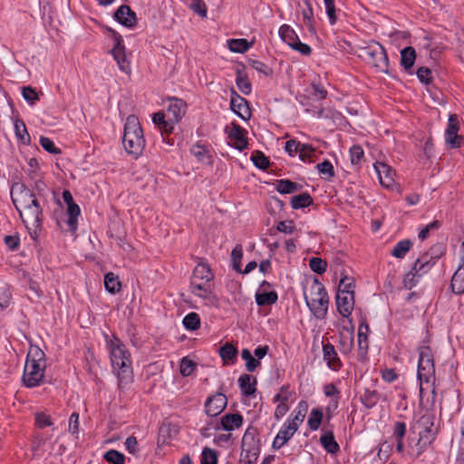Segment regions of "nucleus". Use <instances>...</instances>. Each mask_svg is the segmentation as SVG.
Instances as JSON below:
<instances>
[{"instance_id":"obj_1","label":"nucleus","mask_w":464,"mask_h":464,"mask_svg":"<svg viewBox=\"0 0 464 464\" xmlns=\"http://www.w3.org/2000/svg\"><path fill=\"white\" fill-rule=\"evenodd\" d=\"M37 195L23 184L13 186L11 198L15 208L20 214L24 224L28 229L34 232L42 226L44 214L38 197H41L45 188L42 181L35 182Z\"/></svg>"},{"instance_id":"obj_2","label":"nucleus","mask_w":464,"mask_h":464,"mask_svg":"<svg viewBox=\"0 0 464 464\" xmlns=\"http://www.w3.org/2000/svg\"><path fill=\"white\" fill-rule=\"evenodd\" d=\"M111 362L117 372L119 387L124 388L132 381V368L130 353L125 345L117 338L109 343Z\"/></svg>"},{"instance_id":"obj_3","label":"nucleus","mask_w":464,"mask_h":464,"mask_svg":"<svg viewBox=\"0 0 464 464\" xmlns=\"http://www.w3.org/2000/svg\"><path fill=\"white\" fill-rule=\"evenodd\" d=\"M45 368L46 360L44 351L36 345H31L24 368L23 383L27 388L41 385L44 381Z\"/></svg>"},{"instance_id":"obj_4","label":"nucleus","mask_w":464,"mask_h":464,"mask_svg":"<svg viewBox=\"0 0 464 464\" xmlns=\"http://www.w3.org/2000/svg\"><path fill=\"white\" fill-rule=\"evenodd\" d=\"M430 252L439 253L435 256L430 253L423 254L414 262L411 271L405 275L403 278V285L406 288L411 289L414 287L420 279L430 271L440 256L443 253L442 246H434L430 248Z\"/></svg>"},{"instance_id":"obj_5","label":"nucleus","mask_w":464,"mask_h":464,"mask_svg":"<svg viewBox=\"0 0 464 464\" xmlns=\"http://www.w3.org/2000/svg\"><path fill=\"white\" fill-rule=\"evenodd\" d=\"M122 143L125 150L134 156H139L145 147L143 131L135 115H130L126 120Z\"/></svg>"},{"instance_id":"obj_6","label":"nucleus","mask_w":464,"mask_h":464,"mask_svg":"<svg viewBox=\"0 0 464 464\" xmlns=\"http://www.w3.org/2000/svg\"><path fill=\"white\" fill-rule=\"evenodd\" d=\"M304 299L310 311L316 318H324L328 310L329 298L324 286L318 279L314 280L310 285L309 293H304Z\"/></svg>"},{"instance_id":"obj_7","label":"nucleus","mask_w":464,"mask_h":464,"mask_svg":"<svg viewBox=\"0 0 464 464\" xmlns=\"http://www.w3.org/2000/svg\"><path fill=\"white\" fill-rule=\"evenodd\" d=\"M359 56L379 72H388V56L384 47L378 42L372 41L360 48Z\"/></svg>"},{"instance_id":"obj_8","label":"nucleus","mask_w":464,"mask_h":464,"mask_svg":"<svg viewBox=\"0 0 464 464\" xmlns=\"http://www.w3.org/2000/svg\"><path fill=\"white\" fill-rule=\"evenodd\" d=\"M418 379L420 381V395L422 396L426 384H432L435 379V367L431 350L429 346L419 348Z\"/></svg>"},{"instance_id":"obj_9","label":"nucleus","mask_w":464,"mask_h":464,"mask_svg":"<svg viewBox=\"0 0 464 464\" xmlns=\"http://www.w3.org/2000/svg\"><path fill=\"white\" fill-rule=\"evenodd\" d=\"M256 436V429L249 427L242 438V456L244 455V458L247 459L249 464L257 459L260 451V443Z\"/></svg>"},{"instance_id":"obj_10","label":"nucleus","mask_w":464,"mask_h":464,"mask_svg":"<svg viewBox=\"0 0 464 464\" xmlns=\"http://www.w3.org/2000/svg\"><path fill=\"white\" fill-rule=\"evenodd\" d=\"M434 416L432 414H424L417 421V428L419 431V438L422 441L430 446L436 440L438 430L434 428Z\"/></svg>"},{"instance_id":"obj_11","label":"nucleus","mask_w":464,"mask_h":464,"mask_svg":"<svg viewBox=\"0 0 464 464\" xmlns=\"http://www.w3.org/2000/svg\"><path fill=\"white\" fill-rule=\"evenodd\" d=\"M109 32L111 33V35L114 39L115 44L112 50L111 51L114 60L116 61L121 71L124 72H130V62L127 60L125 53V46L122 44V37L116 31L112 29H108Z\"/></svg>"},{"instance_id":"obj_12","label":"nucleus","mask_w":464,"mask_h":464,"mask_svg":"<svg viewBox=\"0 0 464 464\" xmlns=\"http://www.w3.org/2000/svg\"><path fill=\"white\" fill-rule=\"evenodd\" d=\"M230 92V109L242 120H248L251 117V111L247 101L238 95L233 88Z\"/></svg>"},{"instance_id":"obj_13","label":"nucleus","mask_w":464,"mask_h":464,"mask_svg":"<svg viewBox=\"0 0 464 464\" xmlns=\"http://www.w3.org/2000/svg\"><path fill=\"white\" fill-rule=\"evenodd\" d=\"M450 288L456 295H464V242L460 247L459 266L451 277Z\"/></svg>"},{"instance_id":"obj_14","label":"nucleus","mask_w":464,"mask_h":464,"mask_svg":"<svg viewBox=\"0 0 464 464\" xmlns=\"http://www.w3.org/2000/svg\"><path fill=\"white\" fill-rule=\"evenodd\" d=\"M374 169L382 186L388 188L393 187L395 184V171L391 166L384 162L377 161L374 163Z\"/></svg>"},{"instance_id":"obj_15","label":"nucleus","mask_w":464,"mask_h":464,"mask_svg":"<svg viewBox=\"0 0 464 464\" xmlns=\"http://www.w3.org/2000/svg\"><path fill=\"white\" fill-rule=\"evenodd\" d=\"M227 404V397L222 393H216L207 400L205 403L206 413L211 417L218 416L225 410Z\"/></svg>"},{"instance_id":"obj_16","label":"nucleus","mask_w":464,"mask_h":464,"mask_svg":"<svg viewBox=\"0 0 464 464\" xmlns=\"http://www.w3.org/2000/svg\"><path fill=\"white\" fill-rule=\"evenodd\" d=\"M459 121L456 114H450L449 117V123L445 133L446 142L451 148H458L460 146L462 137L458 135Z\"/></svg>"},{"instance_id":"obj_17","label":"nucleus","mask_w":464,"mask_h":464,"mask_svg":"<svg viewBox=\"0 0 464 464\" xmlns=\"http://www.w3.org/2000/svg\"><path fill=\"white\" fill-rule=\"evenodd\" d=\"M185 102L177 98L169 99L166 114L172 124L177 123L185 115Z\"/></svg>"},{"instance_id":"obj_18","label":"nucleus","mask_w":464,"mask_h":464,"mask_svg":"<svg viewBox=\"0 0 464 464\" xmlns=\"http://www.w3.org/2000/svg\"><path fill=\"white\" fill-rule=\"evenodd\" d=\"M336 305L338 312L343 317H349L354 306L353 293H349L347 291H344V293H337Z\"/></svg>"},{"instance_id":"obj_19","label":"nucleus","mask_w":464,"mask_h":464,"mask_svg":"<svg viewBox=\"0 0 464 464\" xmlns=\"http://www.w3.org/2000/svg\"><path fill=\"white\" fill-rule=\"evenodd\" d=\"M114 18L122 25L132 28L137 24L136 14L129 5H121L114 14Z\"/></svg>"},{"instance_id":"obj_20","label":"nucleus","mask_w":464,"mask_h":464,"mask_svg":"<svg viewBox=\"0 0 464 464\" xmlns=\"http://www.w3.org/2000/svg\"><path fill=\"white\" fill-rule=\"evenodd\" d=\"M244 133V129L237 124H233L232 128L228 131L230 144L240 151L246 149L247 146V141Z\"/></svg>"},{"instance_id":"obj_21","label":"nucleus","mask_w":464,"mask_h":464,"mask_svg":"<svg viewBox=\"0 0 464 464\" xmlns=\"http://www.w3.org/2000/svg\"><path fill=\"white\" fill-rule=\"evenodd\" d=\"M190 292L197 297H199L204 301V304L208 306H217L218 299L214 294L213 285L201 286L198 289H190Z\"/></svg>"},{"instance_id":"obj_22","label":"nucleus","mask_w":464,"mask_h":464,"mask_svg":"<svg viewBox=\"0 0 464 464\" xmlns=\"http://www.w3.org/2000/svg\"><path fill=\"white\" fill-rule=\"evenodd\" d=\"M323 353L324 360L327 362L329 368H331L334 371H338L341 368V361L333 344L329 343H324Z\"/></svg>"},{"instance_id":"obj_23","label":"nucleus","mask_w":464,"mask_h":464,"mask_svg":"<svg viewBox=\"0 0 464 464\" xmlns=\"http://www.w3.org/2000/svg\"><path fill=\"white\" fill-rule=\"evenodd\" d=\"M297 429L292 426L288 421L284 424L273 441L275 449L282 448L296 432Z\"/></svg>"},{"instance_id":"obj_24","label":"nucleus","mask_w":464,"mask_h":464,"mask_svg":"<svg viewBox=\"0 0 464 464\" xmlns=\"http://www.w3.org/2000/svg\"><path fill=\"white\" fill-rule=\"evenodd\" d=\"M221 427L227 431L238 429L243 424V417L239 413H227L220 420Z\"/></svg>"},{"instance_id":"obj_25","label":"nucleus","mask_w":464,"mask_h":464,"mask_svg":"<svg viewBox=\"0 0 464 464\" xmlns=\"http://www.w3.org/2000/svg\"><path fill=\"white\" fill-rule=\"evenodd\" d=\"M191 280L212 282L214 280V274L210 266L204 262L198 263L193 270Z\"/></svg>"},{"instance_id":"obj_26","label":"nucleus","mask_w":464,"mask_h":464,"mask_svg":"<svg viewBox=\"0 0 464 464\" xmlns=\"http://www.w3.org/2000/svg\"><path fill=\"white\" fill-rule=\"evenodd\" d=\"M256 380L249 374H243L238 379L239 388L245 396H251L256 392Z\"/></svg>"},{"instance_id":"obj_27","label":"nucleus","mask_w":464,"mask_h":464,"mask_svg":"<svg viewBox=\"0 0 464 464\" xmlns=\"http://www.w3.org/2000/svg\"><path fill=\"white\" fill-rule=\"evenodd\" d=\"M320 442L324 449L330 454H335L340 450V447L336 442L332 431H326L320 438Z\"/></svg>"},{"instance_id":"obj_28","label":"nucleus","mask_w":464,"mask_h":464,"mask_svg":"<svg viewBox=\"0 0 464 464\" xmlns=\"http://www.w3.org/2000/svg\"><path fill=\"white\" fill-rule=\"evenodd\" d=\"M415 59L416 52L413 47L408 46L401 51V63L406 71L413 66Z\"/></svg>"},{"instance_id":"obj_29","label":"nucleus","mask_w":464,"mask_h":464,"mask_svg":"<svg viewBox=\"0 0 464 464\" xmlns=\"http://www.w3.org/2000/svg\"><path fill=\"white\" fill-rule=\"evenodd\" d=\"M252 45L246 39H230L227 41V46L233 53H243Z\"/></svg>"},{"instance_id":"obj_30","label":"nucleus","mask_w":464,"mask_h":464,"mask_svg":"<svg viewBox=\"0 0 464 464\" xmlns=\"http://www.w3.org/2000/svg\"><path fill=\"white\" fill-rule=\"evenodd\" d=\"M166 115L164 112L159 111L153 114L152 121L158 125L160 130L164 132H170L173 129V124L169 121V119L166 120Z\"/></svg>"},{"instance_id":"obj_31","label":"nucleus","mask_w":464,"mask_h":464,"mask_svg":"<svg viewBox=\"0 0 464 464\" xmlns=\"http://www.w3.org/2000/svg\"><path fill=\"white\" fill-rule=\"evenodd\" d=\"M105 289L111 293L115 294L121 290V282L113 273H108L104 277Z\"/></svg>"},{"instance_id":"obj_32","label":"nucleus","mask_w":464,"mask_h":464,"mask_svg":"<svg viewBox=\"0 0 464 464\" xmlns=\"http://www.w3.org/2000/svg\"><path fill=\"white\" fill-rule=\"evenodd\" d=\"M300 188V185L289 179H280L276 185V190L281 194H290L299 190Z\"/></svg>"},{"instance_id":"obj_33","label":"nucleus","mask_w":464,"mask_h":464,"mask_svg":"<svg viewBox=\"0 0 464 464\" xmlns=\"http://www.w3.org/2000/svg\"><path fill=\"white\" fill-rule=\"evenodd\" d=\"M412 246V243L409 239L398 242L392 251V255L396 258H403Z\"/></svg>"},{"instance_id":"obj_34","label":"nucleus","mask_w":464,"mask_h":464,"mask_svg":"<svg viewBox=\"0 0 464 464\" xmlns=\"http://www.w3.org/2000/svg\"><path fill=\"white\" fill-rule=\"evenodd\" d=\"M313 203V199L308 193H302L294 196L291 198V206L294 209H298L310 206Z\"/></svg>"},{"instance_id":"obj_35","label":"nucleus","mask_w":464,"mask_h":464,"mask_svg":"<svg viewBox=\"0 0 464 464\" xmlns=\"http://www.w3.org/2000/svg\"><path fill=\"white\" fill-rule=\"evenodd\" d=\"M14 131L16 137L24 143L29 144L31 141L30 135L27 131L26 126L22 120H16L14 122Z\"/></svg>"},{"instance_id":"obj_36","label":"nucleus","mask_w":464,"mask_h":464,"mask_svg":"<svg viewBox=\"0 0 464 464\" xmlns=\"http://www.w3.org/2000/svg\"><path fill=\"white\" fill-rule=\"evenodd\" d=\"M279 35L288 45H291L298 38L295 30L288 24H284L280 27Z\"/></svg>"},{"instance_id":"obj_37","label":"nucleus","mask_w":464,"mask_h":464,"mask_svg":"<svg viewBox=\"0 0 464 464\" xmlns=\"http://www.w3.org/2000/svg\"><path fill=\"white\" fill-rule=\"evenodd\" d=\"M430 446L420 438L415 442H409V454L414 459L419 458Z\"/></svg>"},{"instance_id":"obj_38","label":"nucleus","mask_w":464,"mask_h":464,"mask_svg":"<svg viewBox=\"0 0 464 464\" xmlns=\"http://www.w3.org/2000/svg\"><path fill=\"white\" fill-rule=\"evenodd\" d=\"M236 83L238 90L245 95H247L251 92V83L247 76L242 73L239 70L237 72Z\"/></svg>"},{"instance_id":"obj_39","label":"nucleus","mask_w":464,"mask_h":464,"mask_svg":"<svg viewBox=\"0 0 464 464\" xmlns=\"http://www.w3.org/2000/svg\"><path fill=\"white\" fill-rule=\"evenodd\" d=\"M241 356L242 359L246 361V370L250 372H253L260 365V362L253 357L248 349H243Z\"/></svg>"},{"instance_id":"obj_40","label":"nucleus","mask_w":464,"mask_h":464,"mask_svg":"<svg viewBox=\"0 0 464 464\" xmlns=\"http://www.w3.org/2000/svg\"><path fill=\"white\" fill-rule=\"evenodd\" d=\"M67 213L69 215L68 225L72 229H76L77 218L79 217L81 210L77 204L72 203L67 206Z\"/></svg>"},{"instance_id":"obj_41","label":"nucleus","mask_w":464,"mask_h":464,"mask_svg":"<svg viewBox=\"0 0 464 464\" xmlns=\"http://www.w3.org/2000/svg\"><path fill=\"white\" fill-rule=\"evenodd\" d=\"M183 324L186 329L194 331L200 326V318L197 313H189L183 319Z\"/></svg>"},{"instance_id":"obj_42","label":"nucleus","mask_w":464,"mask_h":464,"mask_svg":"<svg viewBox=\"0 0 464 464\" xmlns=\"http://www.w3.org/2000/svg\"><path fill=\"white\" fill-rule=\"evenodd\" d=\"M254 165L260 169H266L269 167V160L259 150L255 151L251 156Z\"/></svg>"},{"instance_id":"obj_43","label":"nucleus","mask_w":464,"mask_h":464,"mask_svg":"<svg viewBox=\"0 0 464 464\" xmlns=\"http://www.w3.org/2000/svg\"><path fill=\"white\" fill-rule=\"evenodd\" d=\"M323 419V412L319 409H313L308 418V426L312 430H318Z\"/></svg>"},{"instance_id":"obj_44","label":"nucleus","mask_w":464,"mask_h":464,"mask_svg":"<svg viewBox=\"0 0 464 464\" xmlns=\"http://www.w3.org/2000/svg\"><path fill=\"white\" fill-rule=\"evenodd\" d=\"M256 301L258 305L273 304L277 301V295L275 292L257 294Z\"/></svg>"},{"instance_id":"obj_45","label":"nucleus","mask_w":464,"mask_h":464,"mask_svg":"<svg viewBox=\"0 0 464 464\" xmlns=\"http://www.w3.org/2000/svg\"><path fill=\"white\" fill-rule=\"evenodd\" d=\"M309 266L313 272L322 275L326 271L327 263L320 257H312L309 260Z\"/></svg>"},{"instance_id":"obj_46","label":"nucleus","mask_w":464,"mask_h":464,"mask_svg":"<svg viewBox=\"0 0 464 464\" xmlns=\"http://www.w3.org/2000/svg\"><path fill=\"white\" fill-rule=\"evenodd\" d=\"M369 326L366 324H361L358 328V345L360 349H368L367 334Z\"/></svg>"},{"instance_id":"obj_47","label":"nucleus","mask_w":464,"mask_h":464,"mask_svg":"<svg viewBox=\"0 0 464 464\" xmlns=\"http://www.w3.org/2000/svg\"><path fill=\"white\" fill-rule=\"evenodd\" d=\"M237 353V348L229 343H225L219 349V355L225 361L232 360L233 358L236 357Z\"/></svg>"},{"instance_id":"obj_48","label":"nucleus","mask_w":464,"mask_h":464,"mask_svg":"<svg viewBox=\"0 0 464 464\" xmlns=\"http://www.w3.org/2000/svg\"><path fill=\"white\" fill-rule=\"evenodd\" d=\"M104 459L111 464H124V455L118 450H111L104 454Z\"/></svg>"},{"instance_id":"obj_49","label":"nucleus","mask_w":464,"mask_h":464,"mask_svg":"<svg viewBox=\"0 0 464 464\" xmlns=\"http://www.w3.org/2000/svg\"><path fill=\"white\" fill-rule=\"evenodd\" d=\"M316 169L321 175L325 177V179H331L334 176V166L329 160H324L322 163H318L316 165Z\"/></svg>"},{"instance_id":"obj_50","label":"nucleus","mask_w":464,"mask_h":464,"mask_svg":"<svg viewBox=\"0 0 464 464\" xmlns=\"http://www.w3.org/2000/svg\"><path fill=\"white\" fill-rule=\"evenodd\" d=\"M315 154V149L309 144H302L299 150V159L303 161H314L313 157Z\"/></svg>"},{"instance_id":"obj_51","label":"nucleus","mask_w":464,"mask_h":464,"mask_svg":"<svg viewBox=\"0 0 464 464\" xmlns=\"http://www.w3.org/2000/svg\"><path fill=\"white\" fill-rule=\"evenodd\" d=\"M22 95L24 99L31 105L34 104L39 100V95L31 86H24L22 89Z\"/></svg>"},{"instance_id":"obj_52","label":"nucleus","mask_w":464,"mask_h":464,"mask_svg":"<svg viewBox=\"0 0 464 464\" xmlns=\"http://www.w3.org/2000/svg\"><path fill=\"white\" fill-rule=\"evenodd\" d=\"M196 364L191 360H188V358H183L180 362V374L182 376H189L195 370Z\"/></svg>"},{"instance_id":"obj_53","label":"nucleus","mask_w":464,"mask_h":464,"mask_svg":"<svg viewBox=\"0 0 464 464\" xmlns=\"http://www.w3.org/2000/svg\"><path fill=\"white\" fill-rule=\"evenodd\" d=\"M217 463H218L217 453L209 448H205L202 451L201 464H217Z\"/></svg>"},{"instance_id":"obj_54","label":"nucleus","mask_w":464,"mask_h":464,"mask_svg":"<svg viewBox=\"0 0 464 464\" xmlns=\"http://www.w3.org/2000/svg\"><path fill=\"white\" fill-rule=\"evenodd\" d=\"M40 144L49 153H52V154H54V155H57V154L61 153V150L59 148H57L54 145L53 141L51 140L47 137H41L40 138Z\"/></svg>"},{"instance_id":"obj_55","label":"nucleus","mask_w":464,"mask_h":464,"mask_svg":"<svg viewBox=\"0 0 464 464\" xmlns=\"http://www.w3.org/2000/svg\"><path fill=\"white\" fill-rule=\"evenodd\" d=\"M362 401L367 408H372L378 401L377 392L375 391L366 390Z\"/></svg>"},{"instance_id":"obj_56","label":"nucleus","mask_w":464,"mask_h":464,"mask_svg":"<svg viewBox=\"0 0 464 464\" xmlns=\"http://www.w3.org/2000/svg\"><path fill=\"white\" fill-rule=\"evenodd\" d=\"M190 8L201 17L207 16V5L202 0H193L190 4Z\"/></svg>"},{"instance_id":"obj_57","label":"nucleus","mask_w":464,"mask_h":464,"mask_svg":"<svg viewBox=\"0 0 464 464\" xmlns=\"http://www.w3.org/2000/svg\"><path fill=\"white\" fill-rule=\"evenodd\" d=\"M353 287L354 285L353 278L344 276L339 283L338 293H344V291L353 293Z\"/></svg>"},{"instance_id":"obj_58","label":"nucleus","mask_w":464,"mask_h":464,"mask_svg":"<svg viewBox=\"0 0 464 464\" xmlns=\"http://www.w3.org/2000/svg\"><path fill=\"white\" fill-rule=\"evenodd\" d=\"M242 256H243L242 246L237 245L234 247V249L231 252L233 266L236 270L239 269L240 261L242 259Z\"/></svg>"},{"instance_id":"obj_59","label":"nucleus","mask_w":464,"mask_h":464,"mask_svg":"<svg viewBox=\"0 0 464 464\" xmlns=\"http://www.w3.org/2000/svg\"><path fill=\"white\" fill-rule=\"evenodd\" d=\"M363 150L359 145H354L350 149L351 161L353 164H359L363 157Z\"/></svg>"},{"instance_id":"obj_60","label":"nucleus","mask_w":464,"mask_h":464,"mask_svg":"<svg viewBox=\"0 0 464 464\" xmlns=\"http://www.w3.org/2000/svg\"><path fill=\"white\" fill-rule=\"evenodd\" d=\"M293 50L299 52L300 53L304 55H309L312 52L311 47L306 44H303L299 38L295 40L291 45H289Z\"/></svg>"},{"instance_id":"obj_61","label":"nucleus","mask_w":464,"mask_h":464,"mask_svg":"<svg viewBox=\"0 0 464 464\" xmlns=\"http://www.w3.org/2000/svg\"><path fill=\"white\" fill-rule=\"evenodd\" d=\"M406 434V424L404 422L397 421L393 427V437L396 441L403 440Z\"/></svg>"},{"instance_id":"obj_62","label":"nucleus","mask_w":464,"mask_h":464,"mask_svg":"<svg viewBox=\"0 0 464 464\" xmlns=\"http://www.w3.org/2000/svg\"><path fill=\"white\" fill-rule=\"evenodd\" d=\"M417 76L425 84H429L431 82V72L427 67H420L417 71Z\"/></svg>"},{"instance_id":"obj_63","label":"nucleus","mask_w":464,"mask_h":464,"mask_svg":"<svg viewBox=\"0 0 464 464\" xmlns=\"http://www.w3.org/2000/svg\"><path fill=\"white\" fill-rule=\"evenodd\" d=\"M250 64L253 69H255L256 71H257L266 76L272 74V69L260 61L254 60L251 62Z\"/></svg>"},{"instance_id":"obj_64","label":"nucleus","mask_w":464,"mask_h":464,"mask_svg":"<svg viewBox=\"0 0 464 464\" xmlns=\"http://www.w3.org/2000/svg\"><path fill=\"white\" fill-rule=\"evenodd\" d=\"M302 144L295 140H290L285 142V150L290 156H295L296 152H299Z\"/></svg>"}]
</instances>
